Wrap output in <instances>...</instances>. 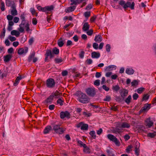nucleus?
Masks as SVG:
<instances>
[{"label":"nucleus","instance_id":"f257e3e1","mask_svg":"<svg viewBox=\"0 0 156 156\" xmlns=\"http://www.w3.org/2000/svg\"><path fill=\"white\" fill-rule=\"evenodd\" d=\"M74 95L77 97V100L80 102L83 103H86L88 102V98L87 95L81 91L78 90Z\"/></svg>","mask_w":156,"mask_h":156},{"label":"nucleus","instance_id":"f03ea898","mask_svg":"<svg viewBox=\"0 0 156 156\" xmlns=\"http://www.w3.org/2000/svg\"><path fill=\"white\" fill-rule=\"evenodd\" d=\"M119 4L123 7L125 10H126L128 7L130 8L131 9H134V8L135 3L134 2H133L131 4V2H126L123 0H121L119 1Z\"/></svg>","mask_w":156,"mask_h":156},{"label":"nucleus","instance_id":"7ed1b4c3","mask_svg":"<svg viewBox=\"0 0 156 156\" xmlns=\"http://www.w3.org/2000/svg\"><path fill=\"white\" fill-rule=\"evenodd\" d=\"M29 26L30 25L28 23L26 22L24 23L21 22V23L19 25V28L18 29V30L21 33H23L24 29H26V31H28L30 30Z\"/></svg>","mask_w":156,"mask_h":156},{"label":"nucleus","instance_id":"20e7f679","mask_svg":"<svg viewBox=\"0 0 156 156\" xmlns=\"http://www.w3.org/2000/svg\"><path fill=\"white\" fill-rule=\"evenodd\" d=\"M59 125H55L53 126V130L55 132L59 134H62L63 133L65 130L62 127H60Z\"/></svg>","mask_w":156,"mask_h":156},{"label":"nucleus","instance_id":"39448f33","mask_svg":"<svg viewBox=\"0 0 156 156\" xmlns=\"http://www.w3.org/2000/svg\"><path fill=\"white\" fill-rule=\"evenodd\" d=\"M107 136L108 139L114 142L116 146H119L120 145L119 141L114 136L111 134H108Z\"/></svg>","mask_w":156,"mask_h":156},{"label":"nucleus","instance_id":"423d86ee","mask_svg":"<svg viewBox=\"0 0 156 156\" xmlns=\"http://www.w3.org/2000/svg\"><path fill=\"white\" fill-rule=\"evenodd\" d=\"M116 126L117 129L119 130V128H128L130 127V125L129 124L126 122H124L118 123L116 125Z\"/></svg>","mask_w":156,"mask_h":156},{"label":"nucleus","instance_id":"0eeeda50","mask_svg":"<svg viewBox=\"0 0 156 156\" xmlns=\"http://www.w3.org/2000/svg\"><path fill=\"white\" fill-rule=\"evenodd\" d=\"M47 87L49 88L54 87L55 85V82L54 80L51 78L48 79L46 82Z\"/></svg>","mask_w":156,"mask_h":156},{"label":"nucleus","instance_id":"6e6552de","mask_svg":"<svg viewBox=\"0 0 156 156\" xmlns=\"http://www.w3.org/2000/svg\"><path fill=\"white\" fill-rule=\"evenodd\" d=\"M6 5L10 7L11 8H14L16 7V4L15 3V0L12 1V0H5Z\"/></svg>","mask_w":156,"mask_h":156},{"label":"nucleus","instance_id":"1a4fd4ad","mask_svg":"<svg viewBox=\"0 0 156 156\" xmlns=\"http://www.w3.org/2000/svg\"><path fill=\"white\" fill-rule=\"evenodd\" d=\"M60 117L61 119H63L65 118L67 119L70 118V114L67 111L62 112L60 113Z\"/></svg>","mask_w":156,"mask_h":156},{"label":"nucleus","instance_id":"9d476101","mask_svg":"<svg viewBox=\"0 0 156 156\" xmlns=\"http://www.w3.org/2000/svg\"><path fill=\"white\" fill-rule=\"evenodd\" d=\"M77 128H80L82 130H86L88 129V125L83 123L82 122H80L77 124Z\"/></svg>","mask_w":156,"mask_h":156},{"label":"nucleus","instance_id":"9b49d317","mask_svg":"<svg viewBox=\"0 0 156 156\" xmlns=\"http://www.w3.org/2000/svg\"><path fill=\"white\" fill-rule=\"evenodd\" d=\"M96 91L94 87L88 88V95L90 97H93L96 94Z\"/></svg>","mask_w":156,"mask_h":156},{"label":"nucleus","instance_id":"f8f14e48","mask_svg":"<svg viewBox=\"0 0 156 156\" xmlns=\"http://www.w3.org/2000/svg\"><path fill=\"white\" fill-rule=\"evenodd\" d=\"M28 48L26 47L24 48H20L18 51V53L20 55H22L23 54H26L28 51Z\"/></svg>","mask_w":156,"mask_h":156},{"label":"nucleus","instance_id":"ddd939ff","mask_svg":"<svg viewBox=\"0 0 156 156\" xmlns=\"http://www.w3.org/2000/svg\"><path fill=\"white\" fill-rule=\"evenodd\" d=\"M151 104H145L141 108L140 111L142 112H145L148 111L151 108Z\"/></svg>","mask_w":156,"mask_h":156},{"label":"nucleus","instance_id":"4468645a","mask_svg":"<svg viewBox=\"0 0 156 156\" xmlns=\"http://www.w3.org/2000/svg\"><path fill=\"white\" fill-rule=\"evenodd\" d=\"M153 124V122L151 120L150 118H148L145 120V125L146 126L148 127H151Z\"/></svg>","mask_w":156,"mask_h":156},{"label":"nucleus","instance_id":"2eb2a0df","mask_svg":"<svg viewBox=\"0 0 156 156\" xmlns=\"http://www.w3.org/2000/svg\"><path fill=\"white\" fill-rule=\"evenodd\" d=\"M91 57L94 58H98L100 56V54L99 52L93 51L91 54Z\"/></svg>","mask_w":156,"mask_h":156},{"label":"nucleus","instance_id":"dca6fc26","mask_svg":"<svg viewBox=\"0 0 156 156\" xmlns=\"http://www.w3.org/2000/svg\"><path fill=\"white\" fill-rule=\"evenodd\" d=\"M54 7L53 5H51L50 6H47L43 8V11L46 12L47 13L48 12L47 11H50L53 9Z\"/></svg>","mask_w":156,"mask_h":156},{"label":"nucleus","instance_id":"f3484780","mask_svg":"<svg viewBox=\"0 0 156 156\" xmlns=\"http://www.w3.org/2000/svg\"><path fill=\"white\" fill-rule=\"evenodd\" d=\"M53 96L50 95L45 101V103L47 104H51L53 100Z\"/></svg>","mask_w":156,"mask_h":156},{"label":"nucleus","instance_id":"a211bd4d","mask_svg":"<svg viewBox=\"0 0 156 156\" xmlns=\"http://www.w3.org/2000/svg\"><path fill=\"white\" fill-rule=\"evenodd\" d=\"M116 68V66L113 65H111L109 66H107L105 70V71H111L113 70L114 69H115Z\"/></svg>","mask_w":156,"mask_h":156},{"label":"nucleus","instance_id":"6ab92c4d","mask_svg":"<svg viewBox=\"0 0 156 156\" xmlns=\"http://www.w3.org/2000/svg\"><path fill=\"white\" fill-rule=\"evenodd\" d=\"M12 55L8 54L4 56V61L5 62H9L12 58Z\"/></svg>","mask_w":156,"mask_h":156},{"label":"nucleus","instance_id":"aec40b11","mask_svg":"<svg viewBox=\"0 0 156 156\" xmlns=\"http://www.w3.org/2000/svg\"><path fill=\"white\" fill-rule=\"evenodd\" d=\"M128 93V91L126 89H123L120 92V95L122 98H124L127 96Z\"/></svg>","mask_w":156,"mask_h":156},{"label":"nucleus","instance_id":"412c9836","mask_svg":"<svg viewBox=\"0 0 156 156\" xmlns=\"http://www.w3.org/2000/svg\"><path fill=\"white\" fill-rule=\"evenodd\" d=\"M86 20H84V22L83 27V30L84 31H86V33L88 34V23L86 22Z\"/></svg>","mask_w":156,"mask_h":156},{"label":"nucleus","instance_id":"4be33fe9","mask_svg":"<svg viewBox=\"0 0 156 156\" xmlns=\"http://www.w3.org/2000/svg\"><path fill=\"white\" fill-rule=\"evenodd\" d=\"M134 73V70L131 68H127L126 70V73L129 75L133 74Z\"/></svg>","mask_w":156,"mask_h":156},{"label":"nucleus","instance_id":"5701e85b","mask_svg":"<svg viewBox=\"0 0 156 156\" xmlns=\"http://www.w3.org/2000/svg\"><path fill=\"white\" fill-rule=\"evenodd\" d=\"M16 7L14 8H12V9L11 10V14L13 16H15L17 15V11L16 9Z\"/></svg>","mask_w":156,"mask_h":156},{"label":"nucleus","instance_id":"b1692460","mask_svg":"<svg viewBox=\"0 0 156 156\" xmlns=\"http://www.w3.org/2000/svg\"><path fill=\"white\" fill-rule=\"evenodd\" d=\"M14 22L13 21H9V24L7 29L9 31H10L12 30V26L14 25Z\"/></svg>","mask_w":156,"mask_h":156},{"label":"nucleus","instance_id":"393cba45","mask_svg":"<svg viewBox=\"0 0 156 156\" xmlns=\"http://www.w3.org/2000/svg\"><path fill=\"white\" fill-rule=\"evenodd\" d=\"M22 79V77L21 76L17 77L14 83V86H16L19 83L20 80Z\"/></svg>","mask_w":156,"mask_h":156},{"label":"nucleus","instance_id":"a878e982","mask_svg":"<svg viewBox=\"0 0 156 156\" xmlns=\"http://www.w3.org/2000/svg\"><path fill=\"white\" fill-rule=\"evenodd\" d=\"M84 0H70V1L72 2L71 5H76L80 3Z\"/></svg>","mask_w":156,"mask_h":156},{"label":"nucleus","instance_id":"bb28decb","mask_svg":"<svg viewBox=\"0 0 156 156\" xmlns=\"http://www.w3.org/2000/svg\"><path fill=\"white\" fill-rule=\"evenodd\" d=\"M102 40V37L100 35H98L96 36L94 39V41L97 42L99 43L101 42Z\"/></svg>","mask_w":156,"mask_h":156},{"label":"nucleus","instance_id":"cd10ccee","mask_svg":"<svg viewBox=\"0 0 156 156\" xmlns=\"http://www.w3.org/2000/svg\"><path fill=\"white\" fill-rule=\"evenodd\" d=\"M51 129V127L50 126H46L44 129V133L45 134L48 133Z\"/></svg>","mask_w":156,"mask_h":156},{"label":"nucleus","instance_id":"c85d7f7f","mask_svg":"<svg viewBox=\"0 0 156 156\" xmlns=\"http://www.w3.org/2000/svg\"><path fill=\"white\" fill-rule=\"evenodd\" d=\"M76 7L74 6H71L67 8L66 10V12H69L73 11L76 9Z\"/></svg>","mask_w":156,"mask_h":156},{"label":"nucleus","instance_id":"c756f323","mask_svg":"<svg viewBox=\"0 0 156 156\" xmlns=\"http://www.w3.org/2000/svg\"><path fill=\"white\" fill-rule=\"evenodd\" d=\"M11 34L12 35H15L17 37L19 36L20 33L19 32L16 30H13L11 31Z\"/></svg>","mask_w":156,"mask_h":156},{"label":"nucleus","instance_id":"7c9ffc66","mask_svg":"<svg viewBox=\"0 0 156 156\" xmlns=\"http://www.w3.org/2000/svg\"><path fill=\"white\" fill-rule=\"evenodd\" d=\"M0 8L2 11H4L5 10V5L4 2L2 1L1 2Z\"/></svg>","mask_w":156,"mask_h":156},{"label":"nucleus","instance_id":"2f4dec72","mask_svg":"<svg viewBox=\"0 0 156 156\" xmlns=\"http://www.w3.org/2000/svg\"><path fill=\"white\" fill-rule=\"evenodd\" d=\"M54 97H55L56 98H58L61 96V93L58 91L56 90L52 95Z\"/></svg>","mask_w":156,"mask_h":156},{"label":"nucleus","instance_id":"473e14b6","mask_svg":"<svg viewBox=\"0 0 156 156\" xmlns=\"http://www.w3.org/2000/svg\"><path fill=\"white\" fill-rule=\"evenodd\" d=\"M89 134L93 139H95L96 138V135L95 132L94 131H91L90 133Z\"/></svg>","mask_w":156,"mask_h":156},{"label":"nucleus","instance_id":"72a5a7b5","mask_svg":"<svg viewBox=\"0 0 156 156\" xmlns=\"http://www.w3.org/2000/svg\"><path fill=\"white\" fill-rule=\"evenodd\" d=\"M58 45L60 47H62L63 46L64 44V43L62 41V38H60L58 40Z\"/></svg>","mask_w":156,"mask_h":156},{"label":"nucleus","instance_id":"f704fd0d","mask_svg":"<svg viewBox=\"0 0 156 156\" xmlns=\"http://www.w3.org/2000/svg\"><path fill=\"white\" fill-rule=\"evenodd\" d=\"M85 54V52L83 50L80 51L79 53V57L81 58H83L84 57Z\"/></svg>","mask_w":156,"mask_h":156},{"label":"nucleus","instance_id":"c9c22d12","mask_svg":"<svg viewBox=\"0 0 156 156\" xmlns=\"http://www.w3.org/2000/svg\"><path fill=\"white\" fill-rule=\"evenodd\" d=\"M132 99L131 96L130 95H129L127 98L125 100V102L129 105L131 102Z\"/></svg>","mask_w":156,"mask_h":156},{"label":"nucleus","instance_id":"e433bc0d","mask_svg":"<svg viewBox=\"0 0 156 156\" xmlns=\"http://www.w3.org/2000/svg\"><path fill=\"white\" fill-rule=\"evenodd\" d=\"M134 151L135 152V154L137 156H138L139 155L140 150L139 149V147H137V146L135 147Z\"/></svg>","mask_w":156,"mask_h":156},{"label":"nucleus","instance_id":"4c0bfd02","mask_svg":"<svg viewBox=\"0 0 156 156\" xmlns=\"http://www.w3.org/2000/svg\"><path fill=\"white\" fill-rule=\"evenodd\" d=\"M120 87L118 85L113 86L112 89L113 90L115 91H118L120 89Z\"/></svg>","mask_w":156,"mask_h":156},{"label":"nucleus","instance_id":"58836bf2","mask_svg":"<svg viewBox=\"0 0 156 156\" xmlns=\"http://www.w3.org/2000/svg\"><path fill=\"white\" fill-rule=\"evenodd\" d=\"M64 102L63 99H62V98H59L57 101V103L58 104H59L61 106L62 105H63V103Z\"/></svg>","mask_w":156,"mask_h":156},{"label":"nucleus","instance_id":"ea45409f","mask_svg":"<svg viewBox=\"0 0 156 156\" xmlns=\"http://www.w3.org/2000/svg\"><path fill=\"white\" fill-rule=\"evenodd\" d=\"M52 51L54 54L58 55L59 53V50L56 48L55 47L54 48Z\"/></svg>","mask_w":156,"mask_h":156},{"label":"nucleus","instance_id":"a19ab883","mask_svg":"<svg viewBox=\"0 0 156 156\" xmlns=\"http://www.w3.org/2000/svg\"><path fill=\"white\" fill-rule=\"evenodd\" d=\"M145 90V88L143 87H140L137 90V92L138 94H141Z\"/></svg>","mask_w":156,"mask_h":156},{"label":"nucleus","instance_id":"79ce46f5","mask_svg":"<svg viewBox=\"0 0 156 156\" xmlns=\"http://www.w3.org/2000/svg\"><path fill=\"white\" fill-rule=\"evenodd\" d=\"M138 82L136 80H134L131 83V85L132 86H137L138 84Z\"/></svg>","mask_w":156,"mask_h":156},{"label":"nucleus","instance_id":"37998d69","mask_svg":"<svg viewBox=\"0 0 156 156\" xmlns=\"http://www.w3.org/2000/svg\"><path fill=\"white\" fill-rule=\"evenodd\" d=\"M97 16L96 15H94L91 17L90 19V21L91 23H93L94 22V20L96 19Z\"/></svg>","mask_w":156,"mask_h":156},{"label":"nucleus","instance_id":"c03bdc74","mask_svg":"<svg viewBox=\"0 0 156 156\" xmlns=\"http://www.w3.org/2000/svg\"><path fill=\"white\" fill-rule=\"evenodd\" d=\"M55 62L58 63H60L63 61L62 58H55Z\"/></svg>","mask_w":156,"mask_h":156},{"label":"nucleus","instance_id":"a18cd8bd","mask_svg":"<svg viewBox=\"0 0 156 156\" xmlns=\"http://www.w3.org/2000/svg\"><path fill=\"white\" fill-rule=\"evenodd\" d=\"M94 84L95 86H99L100 84V80H95L94 81Z\"/></svg>","mask_w":156,"mask_h":156},{"label":"nucleus","instance_id":"49530a36","mask_svg":"<svg viewBox=\"0 0 156 156\" xmlns=\"http://www.w3.org/2000/svg\"><path fill=\"white\" fill-rule=\"evenodd\" d=\"M7 18L9 22V21H12V20L13 18V16L11 15H8L7 16Z\"/></svg>","mask_w":156,"mask_h":156},{"label":"nucleus","instance_id":"de8ad7c7","mask_svg":"<svg viewBox=\"0 0 156 156\" xmlns=\"http://www.w3.org/2000/svg\"><path fill=\"white\" fill-rule=\"evenodd\" d=\"M111 99V97L109 96H106L105 98L104 99V101H109Z\"/></svg>","mask_w":156,"mask_h":156},{"label":"nucleus","instance_id":"09e8293b","mask_svg":"<svg viewBox=\"0 0 156 156\" xmlns=\"http://www.w3.org/2000/svg\"><path fill=\"white\" fill-rule=\"evenodd\" d=\"M149 95H148L147 94H144L143 96V100H147L149 98Z\"/></svg>","mask_w":156,"mask_h":156},{"label":"nucleus","instance_id":"8fccbe9b","mask_svg":"<svg viewBox=\"0 0 156 156\" xmlns=\"http://www.w3.org/2000/svg\"><path fill=\"white\" fill-rule=\"evenodd\" d=\"M6 75L7 74L5 72L3 73H2V74L0 75V78L2 79L4 77H6Z\"/></svg>","mask_w":156,"mask_h":156},{"label":"nucleus","instance_id":"3c124183","mask_svg":"<svg viewBox=\"0 0 156 156\" xmlns=\"http://www.w3.org/2000/svg\"><path fill=\"white\" fill-rule=\"evenodd\" d=\"M80 75V73H76L73 74V76L74 78H76L77 77H79Z\"/></svg>","mask_w":156,"mask_h":156},{"label":"nucleus","instance_id":"603ef678","mask_svg":"<svg viewBox=\"0 0 156 156\" xmlns=\"http://www.w3.org/2000/svg\"><path fill=\"white\" fill-rule=\"evenodd\" d=\"M110 48H111V47H110V45L109 44H107L106 46V51L107 52H109L110 51Z\"/></svg>","mask_w":156,"mask_h":156},{"label":"nucleus","instance_id":"864d4df0","mask_svg":"<svg viewBox=\"0 0 156 156\" xmlns=\"http://www.w3.org/2000/svg\"><path fill=\"white\" fill-rule=\"evenodd\" d=\"M9 39L11 41H13L16 40V38L15 37L11 36H9Z\"/></svg>","mask_w":156,"mask_h":156},{"label":"nucleus","instance_id":"5fc2aeb1","mask_svg":"<svg viewBox=\"0 0 156 156\" xmlns=\"http://www.w3.org/2000/svg\"><path fill=\"white\" fill-rule=\"evenodd\" d=\"M13 22L15 23H17L19 21V17H15L13 18Z\"/></svg>","mask_w":156,"mask_h":156},{"label":"nucleus","instance_id":"6e6d98bb","mask_svg":"<svg viewBox=\"0 0 156 156\" xmlns=\"http://www.w3.org/2000/svg\"><path fill=\"white\" fill-rule=\"evenodd\" d=\"M155 135L154 134V133H149L147 134V136L148 137H151V138H153L155 136Z\"/></svg>","mask_w":156,"mask_h":156},{"label":"nucleus","instance_id":"4d7b16f0","mask_svg":"<svg viewBox=\"0 0 156 156\" xmlns=\"http://www.w3.org/2000/svg\"><path fill=\"white\" fill-rule=\"evenodd\" d=\"M20 19L22 20L21 22H23V23H24L26 22L25 20V17L24 15H21L20 16Z\"/></svg>","mask_w":156,"mask_h":156},{"label":"nucleus","instance_id":"13d9d810","mask_svg":"<svg viewBox=\"0 0 156 156\" xmlns=\"http://www.w3.org/2000/svg\"><path fill=\"white\" fill-rule=\"evenodd\" d=\"M138 95L136 93H135L133 96V98L134 100H136L138 97Z\"/></svg>","mask_w":156,"mask_h":156},{"label":"nucleus","instance_id":"bf43d9fd","mask_svg":"<svg viewBox=\"0 0 156 156\" xmlns=\"http://www.w3.org/2000/svg\"><path fill=\"white\" fill-rule=\"evenodd\" d=\"M31 13L33 14V15H36V16H37V13H36V12L35 11L34 9L31 8Z\"/></svg>","mask_w":156,"mask_h":156},{"label":"nucleus","instance_id":"052dcab7","mask_svg":"<svg viewBox=\"0 0 156 156\" xmlns=\"http://www.w3.org/2000/svg\"><path fill=\"white\" fill-rule=\"evenodd\" d=\"M131 147L130 146H129L126 149V151L127 153H129V152L131 151Z\"/></svg>","mask_w":156,"mask_h":156},{"label":"nucleus","instance_id":"680f3d73","mask_svg":"<svg viewBox=\"0 0 156 156\" xmlns=\"http://www.w3.org/2000/svg\"><path fill=\"white\" fill-rule=\"evenodd\" d=\"M102 129L101 128H100L97 131V133L98 135H100L102 132Z\"/></svg>","mask_w":156,"mask_h":156},{"label":"nucleus","instance_id":"e2e57ef3","mask_svg":"<svg viewBox=\"0 0 156 156\" xmlns=\"http://www.w3.org/2000/svg\"><path fill=\"white\" fill-rule=\"evenodd\" d=\"M102 88L106 91H108L109 90V87H107L105 85H103L102 86Z\"/></svg>","mask_w":156,"mask_h":156},{"label":"nucleus","instance_id":"0e129e2a","mask_svg":"<svg viewBox=\"0 0 156 156\" xmlns=\"http://www.w3.org/2000/svg\"><path fill=\"white\" fill-rule=\"evenodd\" d=\"M32 23L34 25H36L37 23V21L36 18H33L32 19Z\"/></svg>","mask_w":156,"mask_h":156},{"label":"nucleus","instance_id":"69168bd1","mask_svg":"<svg viewBox=\"0 0 156 156\" xmlns=\"http://www.w3.org/2000/svg\"><path fill=\"white\" fill-rule=\"evenodd\" d=\"M55 107V105H50L48 107V108L50 110H53L54 109Z\"/></svg>","mask_w":156,"mask_h":156},{"label":"nucleus","instance_id":"338daca9","mask_svg":"<svg viewBox=\"0 0 156 156\" xmlns=\"http://www.w3.org/2000/svg\"><path fill=\"white\" fill-rule=\"evenodd\" d=\"M93 48L96 49H97L98 48V44L94 43L93 44Z\"/></svg>","mask_w":156,"mask_h":156},{"label":"nucleus","instance_id":"774afa93","mask_svg":"<svg viewBox=\"0 0 156 156\" xmlns=\"http://www.w3.org/2000/svg\"><path fill=\"white\" fill-rule=\"evenodd\" d=\"M130 136L128 134L124 136V138L125 140H128L130 139Z\"/></svg>","mask_w":156,"mask_h":156}]
</instances>
